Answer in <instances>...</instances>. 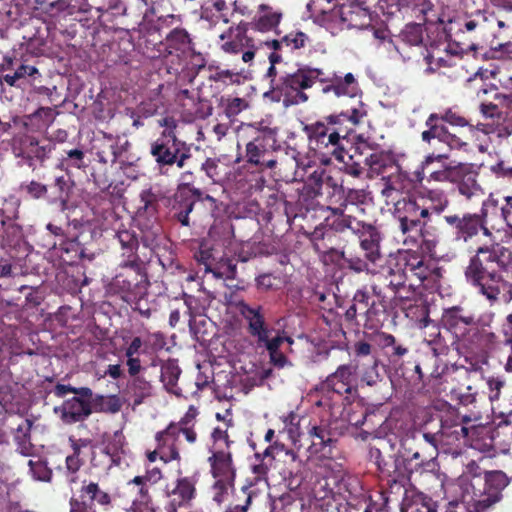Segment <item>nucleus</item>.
Wrapping results in <instances>:
<instances>
[{"mask_svg":"<svg viewBox=\"0 0 512 512\" xmlns=\"http://www.w3.org/2000/svg\"><path fill=\"white\" fill-rule=\"evenodd\" d=\"M280 329H275L270 326V322H249V333L257 338L259 347H266L267 342L273 338V334L277 333Z\"/></svg>","mask_w":512,"mask_h":512,"instance_id":"49530a36","label":"nucleus"},{"mask_svg":"<svg viewBox=\"0 0 512 512\" xmlns=\"http://www.w3.org/2000/svg\"><path fill=\"white\" fill-rule=\"evenodd\" d=\"M282 42L285 44V49L293 53L310 45L311 39L306 33L293 30L282 36Z\"/></svg>","mask_w":512,"mask_h":512,"instance_id":"8fccbe9b","label":"nucleus"},{"mask_svg":"<svg viewBox=\"0 0 512 512\" xmlns=\"http://www.w3.org/2000/svg\"><path fill=\"white\" fill-rule=\"evenodd\" d=\"M56 167L66 172L72 168L84 169L86 167L84 151L80 148L64 149Z\"/></svg>","mask_w":512,"mask_h":512,"instance_id":"4c0bfd02","label":"nucleus"},{"mask_svg":"<svg viewBox=\"0 0 512 512\" xmlns=\"http://www.w3.org/2000/svg\"><path fill=\"white\" fill-rule=\"evenodd\" d=\"M131 387L130 390L133 392V408L142 403L143 399L150 396L151 385L148 381L135 374L130 376Z\"/></svg>","mask_w":512,"mask_h":512,"instance_id":"3c124183","label":"nucleus"},{"mask_svg":"<svg viewBox=\"0 0 512 512\" xmlns=\"http://www.w3.org/2000/svg\"><path fill=\"white\" fill-rule=\"evenodd\" d=\"M91 405L93 412L117 413L122 407V402L117 395H93Z\"/></svg>","mask_w":512,"mask_h":512,"instance_id":"a18cd8bd","label":"nucleus"},{"mask_svg":"<svg viewBox=\"0 0 512 512\" xmlns=\"http://www.w3.org/2000/svg\"><path fill=\"white\" fill-rule=\"evenodd\" d=\"M163 345L164 339L159 334L148 336L144 341L135 337L130 342V376L138 374L141 370V360L138 357H133L135 353L144 354L153 361L156 352L162 349Z\"/></svg>","mask_w":512,"mask_h":512,"instance_id":"4be33fe9","label":"nucleus"},{"mask_svg":"<svg viewBox=\"0 0 512 512\" xmlns=\"http://www.w3.org/2000/svg\"><path fill=\"white\" fill-rule=\"evenodd\" d=\"M188 315L190 320L196 317L204 316L211 320V317L206 314V308L203 307L199 300L193 296L185 295L182 302H178L177 306L171 310L169 320H180L181 316Z\"/></svg>","mask_w":512,"mask_h":512,"instance_id":"2f4dec72","label":"nucleus"},{"mask_svg":"<svg viewBox=\"0 0 512 512\" xmlns=\"http://www.w3.org/2000/svg\"><path fill=\"white\" fill-rule=\"evenodd\" d=\"M174 431V422H170L164 430L157 432L155 435V440L158 445L159 458L164 463L181 461L178 439L176 438Z\"/></svg>","mask_w":512,"mask_h":512,"instance_id":"393cba45","label":"nucleus"},{"mask_svg":"<svg viewBox=\"0 0 512 512\" xmlns=\"http://www.w3.org/2000/svg\"><path fill=\"white\" fill-rule=\"evenodd\" d=\"M13 67L21 73V76L28 84H35L36 81H40L42 74L34 65H30L27 61L20 59H12Z\"/></svg>","mask_w":512,"mask_h":512,"instance_id":"6e6d98bb","label":"nucleus"},{"mask_svg":"<svg viewBox=\"0 0 512 512\" xmlns=\"http://www.w3.org/2000/svg\"><path fill=\"white\" fill-rule=\"evenodd\" d=\"M321 75L320 68L301 65L292 73H284L278 79H272L271 93L276 95L277 101L282 98L286 107L306 103L309 96L305 90L312 88Z\"/></svg>","mask_w":512,"mask_h":512,"instance_id":"423d86ee","label":"nucleus"},{"mask_svg":"<svg viewBox=\"0 0 512 512\" xmlns=\"http://www.w3.org/2000/svg\"><path fill=\"white\" fill-rule=\"evenodd\" d=\"M366 330L364 331V338L373 344L380 347L392 346L395 343V338L391 334L384 333L375 329L373 325H365Z\"/></svg>","mask_w":512,"mask_h":512,"instance_id":"4d7b16f0","label":"nucleus"},{"mask_svg":"<svg viewBox=\"0 0 512 512\" xmlns=\"http://www.w3.org/2000/svg\"><path fill=\"white\" fill-rule=\"evenodd\" d=\"M107 292L111 297H116L123 302H128V277L124 274L116 275L109 283Z\"/></svg>","mask_w":512,"mask_h":512,"instance_id":"864d4df0","label":"nucleus"},{"mask_svg":"<svg viewBox=\"0 0 512 512\" xmlns=\"http://www.w3.org/2000/svg\"><path fill=\"white\" fill-rule=\"evenodd\" d=\"M150 153L161 170L174 164L183 168L192 157L190 146L180 140L173 130L163 131L151 144Z\"/></svg>","mask_w":512,"mask_h":512,"instance_id":"9b49d317","label":"nucleus"},{"mask_svg":"<svg viewBox=\"0 0 512 512\" xmlns=\"http://www.w3.org/2000/svg\"><path fill=\"white\" fill-rule=\"evenodd\" d=\"M334 14L339 16L341 23L346 25L347 28L364 29L369 27L372 22L369 10L363 7L361 2L338 8Z\"/></svg>","mask_w":512,"mask_h":512,"instance_id":"bb28decb","label":"nucleus"},{"mask_svg":"<svg viewBox=\"0 0 512 512\" xmlns=\"http://www.w3.org/2000/svg\"><path fill=\"white\" fill-rule=\"evenodd\" d=\"M135 6L142 15L143 21L139 23L138 28L130 30V44L133 49L146 58L159 59L164 58L166 47L164 46L163 24L167 19H158L157 24H153L149 19L154 14V0H134L130 1V7Z\"/></svg>","mask_w":512,"mask_h":512,"instance_id":"39448f33","label":"nucleus"},{"mask_svg":"<svg viewBox=\"0 0 512 512\" xmlns=\"http://www.w3.org/2000/svg\"><path fill=\"white\" fill-rule=\"evenodd\" d=\"M67 393H73L74 396L65 400L59 408L62 421L66 424H74L87 419L93 413L91 405L93 391L89 387L77 388L70 384L60 383L54 388V394L59 398L64 397Z\"/></svg>","mask_w":512,"mask_h":512,"instance_id":"9d476101","label":"nucleus"},{"mask_svg":"<svg viewBox=\"0 0 512 512\" xmlns=\"http://www.w3.org/2000/svg\"><path fill=\"white\" fill-rule=\"evenodd\" d=\"M282 18L281 9H276L268 4H260L251 20V30L261 33L274 32L276 35H280L278 27Z\"/></svg>","mask_w":512,"mask_h":512,"instance_id":"b1692460","label":"nucleus"},{"mask_svg":"<svg viewBox=\"0 0 512 512\" xmlns=\"http://www.w3.org/2000/svg\"><path fill=\"white\" fill-rule=\"evenodd\" d=\"M357 366L352 364H341L336 371L327 376L320 383V390L333 392L338 395L351 394L353 390V378L356 374Z\"/></svg>","mask_w":512,"mask_h":512,"instance_id":"412c9836","label":"nucleus"},{"mask_svg":"<svg viewBox=\"0 0 512 512\" xmlns=\"http://www.w3.org/2000/svg\"><path fill=\"white\" fill-rule=\"evenodd\" d=\"M181 374V369L178 366L177 360L169 359L161 368V381L168 392L179 395L175 390L178 379Z\"/></svg>","mask_w":512,"mask_h":512,"instance_id":"79ce46f5","label":"nucleus"},{"mask_svg":"<svg viewBox=\"0 0 512 512\" xmlns=\"http://www.w3.org/2000/svg\"><path fill=\"white\" fill-rule=\"evenodd\" d=\"M397 218L399 222V230L403 235L410 234L412 232L420 233L422 242L427 244V246L429 247L431 241L428 238V236H430V234L425 229V226L427 225L428 222L407 219V216L397 215Z\"/></svg>","mask_w":512,"mask_h":512,"instance_id":"c03bdc74","label":"nucleus"},{"mask_svg":"<svg viewBox=\"0 0 512 512\" xmlns=\"http://www.w3.org/2000/svg\"><path fill=\"white\" fill-rule=\"evenodd\" d=\"M496 99L499 100L500 104L507 109L503 121L508 123L498 128L499 137H508L512 134V97L502 94H496Z\"/></svg>","mask_w":512,"mask_h":512,"instance_id":"5fc2aeb1","label":"nucleus"},{"mask_svg":"<svg viewBox=\"0 0 512 512\" xmlns=\"http://www.w3.org/2000/svg\"><path fill=\"white\" fill-rule=\"evenodd\" d=\"M487 17L481 11L472 15H466L457 22V33L483 34L486 30Z\"/></svg>","mask_w":512,"mask_h":512,"instance_id":"58836bf2","label":"nucleus"},{"mask_svg":"<svg viewBox=\"0 0 512 512\" xmlns=\"http://www.w3.org/2000/svg\"><path fill=\"white\" fill-rule=\"evenodd\" d=\"M135 167L136 165L130 162V181L143 179L145 182V188L140 192V202L142 205L138 207L137 214H140L141 210L148 214H154L157 210V196L151 191L149 177L145 173L134 174Z\"/></svg>","mask_w":512,"mask_h":512,"instance_id":"473e14b6","label":"nucleus"},{"mask_svg":"<svg viewBox=\"0 0 512 512\" xmlns=\"http://www.w3.org/2000/svg\"><path fill=\"white\" fill-rule=\"evenodd\" d=\"M444 221L452 232L455 241L468 242L482 231L490 236V229L499 230L505 225V234H512V195L490 193L483 200L479 213L450 214Z\"/></svg>","mask_w":512,"mask_h":512,"instance_id":"f03ea898","label":"nucleus"},{"mask_svg":"<svg viewBox=\"0 0 512 512\" xmlns=\"http://www.w3.org/2000/svg\"><path fill=\"white\" fill-rule=\"evenodd\" d=\"M196 495V480L193 477H182L176 481L171 491V501L167 512H177V507L188 506Z\"/></svg>","mask_w":512,"mask_h":512,"instance_id":"cd10ccee","label":"nucleus"},{"mask_svg":"<svg viewBox=\"0 0 512 512\" xmlns=\"http://www.w3.org/2000/svg\"><path fill=\"white\" fill-rule=\"evenodd\" d=\"M28 466L30 473L35 480L50 482L52 479V470L47 466V463L42 460H29Z\"/></svg>","mask_w":512,"mask_h":512,"instance_id":"e2e57ef3","label":"nucleus"},{"mask_svg":"<svg viewBox=\"0 0 512 512\" xmlns=\"http://www.w3.org/2000/svg\"><path fill=\"white\" fill-rule=\"evenodd\" d=\"M370 457L374 460L375 464L378 467V470L381 474L382 481H384V476H390V473L396 472V465L394 461H387L382 452L378 448L370 449Z\"/></svg>","mask_w":512,"mask_h":512,"instance_id":"052dcab7","label":"nucleus"},{"mask_svg":"<svg viewBox=\"0 0 512 512\" xmlns=\"http://www.w3.org/2000/svg\"><path fill=\"white\" fill-rule=\"evenodd\" d=\"M503 262L495 250L479 248L471 258L465 276L471 284L479 287L480 292L488 299H496L499 294L498 283L501 279L500 270Z\"/></svg>","mask_w":512,"mask_h":512,"instance_id":"0eeeda50","label":"nucleus"},{"mask_svg":"<svg viewBox=\"0 0 512 512\" xmlns=\"http://www.w3.org/2000/svg\"><path fill=\"white\" fill-rule=\"evenodd\" d=\"M234 480L215 479L212 486L213 500L217 504H222L228 497L229 490L234 488Z\"/></svg>","mask_w":512,"mask_h":512,"instance_id":"338daca9","label":"nucleus"},{"mask_svg":"<svg viewBox=\"0 0 512 512\" xmlns=\"http://www.w3.org/2000/svg\"><path fill=\"white\" fill-rule=\"evenodd\" d=\"M327 233L322 228H316L312 233L311 240L313 242V248L317 253H322V260L324 263L338 264L341 260L347 265V255L344 251H340L335 248H329L324 250L325 246L321 244Z\"/></svg>","mask_w":512,"mask_h":512,"instance_id":"f704fd0d","label":"nucleus"},{"mask_svg":"<svg viewBox=\"0 0 512 512\" xmlns=\"http://www.w3.org/2000/svg\"><path fill=\"white\" fill-rule=\"evenodd\" d=\"M210 473L214 479L234 480L236 479V467L233 462L231 450L217 447L208 457Z\"/></svg>","mask_w":512,"mask_h":512,"instance_id":"5701e85b","label":"nucleus"},{"mask_svg":"<svg viewBox=\"0 0 512 512\" xmlns=\"http://www.w3.org/2000/svg\"><path fill=\"white\" fill-rule=\"evenodd\" d=\"M3 232V240L9 246L17 245L22 239V228L16 224L13 219L5 226L1 227Z\"/></svg>","mask_w":512,"mask_h":512,"instance_id":"774afa93","label":"nucleus"},{"mask_svg":"<svg viewBox=\"0 0 512 512\" xmlns=\"http://www.w3.org/2000/svg\"><path fill=\"white\" fill-rule=\"evenodd\" d=\"M95 502L108 506L111 502L110 495L101 490L97 483L84 481L78 497H72L69 501L70 512H96Z\"/></svg>","mask_w":512,"mask_h":512,"instance_id":"2eb2a0df","label":"nucleus"},{"mask_svg":"<svg viewBox=\"0 0 512 512\" xmlns=\"http://www.w3.org/2000/svg\"><path fill=\"white\" fill-rule=\"evenodd\" d=\"M104 451L114 465H119L126 456L124 434L121 431H116L107 440Z\"/></svg>","mask_w":512,"mask_h":512,"instance_id":"ea45409f","label":"nucleus"},{"mask_svg":"<svg viewBox=\"0 0 512 512\" xmlns=\"http://www.w3.org/2000/svg\"><path fill=\"white\" fill-rule=\"evenodd\" d=\"M301 434L302 443H309L308 450L311 454H330L336 442L335 433L330 429L329 423L323 420L310 419Z\"/></svg>","mask_w":512,"mask_h":512,"instance_id":"4468645a","label":"nucleus"},{"mask_svg":"<svg viewBox=\"0 0 512 512\" xmlns=\"http://www.w3.org/2000/svg\"><path fill=\"white\" fill-rule=\"evenodd\" d=\"M478 173L469 163H457L453 166L448 182L456 183L458 192L467 200H472L483 194V189L477 181Z\"/></svg>","mask_w":512,"mask_h":512,"instance_id":"a211bd4d","label":"nucleus"},{"mask_svg":"<svg viewBox=\"0 0 512 512\" xmlns=\"http://www.w3.org/2000/svg\"><path fill=\"white\" fill-rule=\"evenodd\" d=\"M447 124L453 127H466L469 125L467 119L453 108H445L439 112H433L425 120L426 129L421 132L422 142L431 147L433 141L437 140L450 149L467 151L468 143L460 136L451 133Z\"/></svg>","mask_w":512,"mask_h":512,"instance_id":"6e6552de","label":"nucleus"},{"mask_svg":"<svg viewBox=\"0 0 512 512\" xmlns=\"http://www.w3.org/2000/svg\"><path fill=\"white\" fill-rule=\"evenodd\" d=\"M130 484H133L132 489L136 493V497L132 500L130 510L134 512H147L152 510L150 507L149 483L143 481V478L135 476L133 480L130 481Z\"/></svg>","mask_w":512,"mask_h":512,"instance_id":"c9c22d12","label":"nucleus"},{"mask_svg":"<svg viewBox=\"0 0 512 512\" xmlns=\"http://www.w3.org/2000/svg\"><path fill=\"white\" fill-rule=\"evenodd\" d=\"M404 258V269L409 276V287L422 286L430 292H436L441 286L443 269L431 260H426L415 251L400 252Z\"/></svg>","mask_w":512,"mask_h":512,"instance_id":"1a4fd4ad","label":"nucleus"},{"mask_svg":"<svg viewBox=\"0 0 512 512\" xmlns=\"http://www.w3.org/2000/svg\"><path fill=\"white\" fill-rule=\"evenodd\" d=\"M192 40L184 28L176 27L164 35V46L166 47L165 57L173 51L186 52L191 48Z\"/></svg>","mask_w":512,"mask_h":512,"instance_id":"72a5a7b5","label":"nucleus"},{"mask_svg":"<svg viewBox=\"0 0 512 512\" xmlns=\"http://www.w3.org/2000/svg\"><path fill=\"white\" fill-rule=\"evenodd\" d=\"M413 197L419 204L424 222H430L433 215H441L450 205L447 193L440 188H422Z\"/></svg>","mask_w":512,"mask_h":512,"instance_id":"dca6fc26","label":"nucleus"},{"mask_svg":"<svg viewBox=\"0 0 512 512\" xmlns=\"http://www.w3.org/2000/svg\"><path fill=\"white\" fill-rule=\"evenodd\" d=\"M283 451H285L286 455H289L293 460L296 459V453L293 450H286L285 446L278 442H275L274 444L269 445L263 451V453H255V458L257 460H264V461L268 459V463L271 464V462L275 459V456Z\"/></svg>","mask_w":512,"mask_h":512,"instance_id":"69168bd1","label":"nucleus"},{"mask_svg":"<svg viewBox=\"0 0 512 512\" xmlns=\"http://www.w3.org/2000/svg\"><path fill=\"white\" fill-rule=\"evenodd\" d=\"M400 510L401 512H437V503L423 492L410 488L405 491Z\"/></svg>","mask_w":512,"mask_h":512,"instance_id":"c756f323","label":"nucleus"},{"mask_svg":"<svg viewBox=\"0 0 512 512\" xmlns=\"http://www.w3.org/2000/svg\"><path fill=\"white\" fill-rule=\"evenodd\" d=\"M395 212L399 216H407V219L423 221L419 204L413 195L398 200L395 203Z\"/></svg>","mask_w":512,"mask_h":512,"instance_id":"09e8293b","label":"nucleus"},{"mask_svg":"<svg viewBox=\"0 0 512 512\" xmlns=\"http://www.w3.org/2000/svg\"><path fill=\"white\" fill-rule=\"evenodd\" d=\"M56 149V144L49 139L38 140L35 138L33 152L30 159H36L40 162L48 159L53 150Z\"/></svg>","mask_w":512,"mask_h":512,"instance_id":"bf43d9fd","label":"nucleus"},{"mask_svg":"<svg viewBox=\"0 0 512 512\" xmlns=\"http://www.w3.org/2000/svg\"><path fill=\"white\" fill-rule=\"evenodd\" d=\"M323 177V168H317L307 177L305 189L310 197L316 198L325 195V191L323 190Z\"/></svg>","mask_w":512,"mask_h":512,"instance_id":"603ef678","label":"nucleus"},{"mask_svg":"<svg viewBox=\"0 0 512 512\" xmlns=\"http://www.w3.org/2000/svg\"><path fill=\"white\" fill-rule=\"evenodd\" d=\"M365 166H368L371 172L377 175H383L390 178L395 173H400L401 167L395 159L393 153L387 151H378L370 153L363 158Z\"/></svg>","mask_w":512,"mask_h":512,"instance_id":"a878e982","label":"nucleus"},{"mask_svg":"<svg viewBox=\"0 0 512 512\" xmlns=\"http://www.w3.org/2000/svg\"><path fill=\"white\" fill-rule=\"evenodd\" d=\"M239 142L245 146L244 160L260 172L273 170L278 163L276 153L280 149L277 140V130L267 126L252 124L241 125Z\"/></svg>","mask_w":512,"mask_h":512,"instance_id":"20e7f679","label":"nucleus"},{"mask_svg":"<svg viewBox=\"0 0 512 512\" xmlns=\"http://www.w3.org/2000/svg\"><path fill=\"white\" fill-rule=\"evenodd\" d=\"M35 137L26 133L14 135L11 141V148L15 156L30 159Z\"/></svg>","mask_w":512,"mask_h":512,"instance_id":"de8ad7c7","label":"nucleus"},{"mask_svg":"<svg viewBox=\"0 0 512 512\" xmlns=\"http://www.w3.org/2000/svg\"><path fill=\"white\" fill-rule=\"evenodd\" d=\"M321 76L317 78V82L322 85V93H332L336 97H355L359 91L358 81L352 73H347L344 76L336 72L325 73L321 69Z\"/></svg>","mask_w":512,"mask_h":512,"instance_id":"f3484780","label":"nucleus"},{"mask_svg":"<svg viewBox=\"0 0 512 512\" xmlns=\"http://www.w3.org/2000/svg\"><path fill=\"white\" fill-rule=\"evenodd\" d=\"M310 418L309 417H299L295 413L291 412L284 420L285 427L291 438L292 442L299 446H302V432L306 429Z\"/></svg>","mask_w":512,"mask_h":512,"instance_id":"a19ab883","label":"nucleus"},{"mask_svg":"<svg viewBox=\"0 0 512 512\" xmlns=\"http://www.w3.org/2000/svg\"><path fill=\"white\" fill-rule=\"evenodd\" d=\"M369 296L366 292L357 291L354 295L351 305L345 312L346 320H354L356 317H364L365 320H387L389 315L386 313V306L382 301L376 303L374 300L369 301Z\"/></svg>","mask_w":512,"mask_h":512,"instance_id":"6ab92c4d","label":"nucleus"},{"mask_svg":"<svg viewBox=\"0 0 512 512\" xmlns=\"http://www.w3.org/2000/svg\"><path fill=\"white\" fill-rule=\"evenodd\" d=\"M31 427L32 422L29 419H25L18 425L14 436V441L17 444V451L24 456L31 455L33 450V446L30 442Z\"/></svg>","mask_w":512,"mask_h":512,"instance_id":"37998d69","label":"nucleus"},{"mask_svg":"<svg viewBox=\"0 0 512 512\" xmlns=\"http://www.w3.org/2000/svg\"><path fill=\"white\" fill-rule=\"evenodd\" d=\"M334 218L329 223L330 229L337 233L351 231L359 238V245L364 253L363 257L349 254L347 268L356 273L371 272V265H375L381 258L382 235L379 229L364 221L358 220L341 209H333Z\"/></svg>","mask_w":512,"mask_h":512,"instance_id":"7ed1b4c3","label":"nucleus"},{"mask_svg":"<svg viewBox=\"0 0 512 512\" xmlns=\"http://www.w3.org/2000/svg\"><path fill=\"white\" fill-rule=\"evenodd\" d=\"M230 39L221 44V50L227 54L236 55L239 54L245 49L246 40L239 38L237 36L231 35L227 33H223L220 35V39L224 40L226 37Z\"/></svg>","mask_w":512,"mask_h":512,"instance_id":"0e129e2a","label":"nucleus"},{"mask_svg":"<svg viewBox=\"0 0 512 512\" xmlns=\"http://www.w3.org/2000/svg\"><path fill=\"white\" fill-rule=\"evenodd\" d=\"M404 43L411 46H419L423 42V28L420 24H410L401 33Z\"/></svg>","mask_w":512,"mask_h":512,"instance_id":"680f3d73","label":"nucleus"},{"mask_svg":"<svg viewBox=\"0 0 512 512\" xmlns=\"http://www.w3.org/2000/svg\"><path fill=\"white\" fill-rule=\"evenodd\" d=\"M484 481L483 492L476 502L479 510H486L498 502L502 497V490L509 484L506 474L498 470L486 472Z\"/></svg>","mask_w":512,"mask_h":512,"instance_id":"aec40b11","label":"nucleus"},{"mask_svg":"<svg viewBox=\"0 0 512 512\" xmlns=\"http://www.w3.org/2000/svg\"><path fill=\"white\" fill-rule=\"evenodd\" d=\"M482 419L481 409H469L467 414L462 416V420L453 426L450 431H445L441 435L445 439L446 444H452L455 441L465 439L469 435L470 428L467 427L469 422H478Z\"/></svg>","mask_w":512,"mask_h":512,"instance_id":"7c9ffc66","label":"nucleus"},{"mask_svg":"<svg viewBox=\"0 0 512 512\" xmlns=\"http://www.w3.org/2000/svg\"><path fill=\"white\" fill-rule=\"evenodd\" d=\"M366 116L364 104L359 102L357 107L304 125L303 132L312 148L325 157L322 159L324 164H329L332 157L337 161H344L347 154L344 141H347Z\"/></svg>","mask_w":512,"mask_h":512,"instance_id":"f257e3e1","label":"nucleus"},{"mask_svg":"<svg viewBox=\"0 0 512 512\" xmlns=\"http://www.w3.org/2000/svg\"><path fill=\"white\" fill-rule=\"evenodd\" d=\"M453 150L444 145L438 151L428 153L414 172L416 182H448L454 166L448 162Z\"/></svg>","mask_w":512,"mask_h":512,"instance_id":"f8f14e48","label":"nucleus"},{"mask_svg":"<svg viewBox=\"0 0 512 512\" xmlns=\"http://www.w3.org/2000/svg\"><path fill=\"white\" fill-rule=\"evenodd\" d=\"M385 488L383 495L385 501H398L401 496L404 497L405 491L409 490L405 487L406 477L400 472L390 473V476H384Z\"/></svg>","mask_w":512,"mask_h":512,"instance_id":"e433bc0d","label":"nucleus"},{"mask_svg":"<svg viewBox=\"0 0 512 512\" xmlns=\"http://www.w3.org/2000/svg\"><path fill=\"white\" fill-rule=\"evenodd\" d=\"M200 196L201 192L199 189L179 190L175 194L172 210L174 211V217L183 226H189V214L193 211L197 198Z\"/></svg>","mask_w":512,"mask_h":512,"instance_id":"c85d7f7f","label":"nucleus"},{"mask_svg":"<svg viewBox=\"0 0 512 512\" xmlns=\"http://www.w3.org/2000/svg\"><path fill=\"white\" fill-rule=\"evenodd\" d=\"M400 252L395 256H390L386 265L375 274L376 282L372 285L374 294L381 296L384 289L390 290L395 296L405 287L409 276L404 269L403 260Z\"/></svg>","mask_w":512,"mask_h":512,"instance_id":"ddd939ff","label":"nucleus"},{"mask_svg":"<svg viewBox=\"0 0 512 512\" xmlns=\"http://www.w3.org/2000/svg\"><path fill=\"white\" fill-rule=\"evenodd\" d=\"M51 190V200L54 202L66 203L69 195V185L64 176H58L54 182L48 185Z\"/></svg>","mask_w":512,"mask_h":512,"instance_id":"13d9d810","label":"nucleus"}]
</instances>
